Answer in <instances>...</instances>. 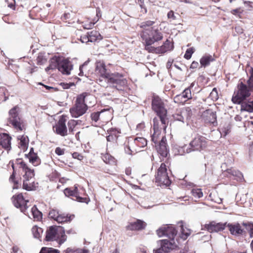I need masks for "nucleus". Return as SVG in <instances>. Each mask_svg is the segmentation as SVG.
<instances>
[{
    "label": "nucleus",
    "instance_id": "nucleus-32",
    "mask_svg": "<svg viewBox=\"0 0 253 253\" xmlns=\"http://www.w3.org/2000/svg\"><path fill=\"white\" fill-rule=\"evenodd\" d=\"M29 162L34 166H37L41 163V160L35 153H29L27 155Z\"/></svg>",
    "mask_w": 253,
    "mask_h": 253
},
{
    "label": "nucleus",
    "instance_id": "nucleus-6",
    "mask_svg": "<svg viewBox=\"0 0 253 253\" xmlns=\"http://www.w3.org/2000/svg\"><path fill=\"white\" fill-rule=\"evenodd\" d=\"M251 90L248 86L241 82L238 84L237 90L234 92L232 98V102L235 104H242L243 101L250 97Z\"/></svg>",
    "mask_w": 253,
    "mask_h": 253
},
{
    "label": "nucleus",
    "instance_id": "nucleus-57",
    "mask_svg": "<svg viewBox=\"0 0 253 253\" xmlns=\"http://www.w3.org/2000/svg\"><path fill=\"white\" fill-rule=\"evenodd\" d=\"M210 95L211 97H212L213 98L215 99H217L218 98L217 90L215 88H213Z\"/></svg>",
    "mask_w": 253,
    "mask_h": 253
},
{
    "label": "nucleus",
    "instance_id": "nucleus-47",
    "mask_svg": "<svg viewBox=\"0 0 253 253\" xmlns=\"http://www.w3.org/2000/svg\"><path fill=\"white\" fill-rule=\"evenodd\" d=\"M227 172L229 174H230L233 176H238V177H240V176H242V174L240 172V171H236L234 169H227Z\"/></svg>",
    "mask_w": 253,
    "mask_h": 253
},
{
    "label": "nucleus",
    "instance_id": "nucleus-25",
    "mask_svg": "<svg viewBox=\"0 0 253 253\" xmlns=\"http://www.w3.org/2000/svg\"><path fill=\"white\" fill-rule=\"evenodd\" d=\"M146 225V224L143 221L137 219L135 222L130 223L127 228L130 230H140L144 229Z\"/></svg>",
    "mask_w": 253,
    "mask_h": 253
},
{
    "label": "nucleus",
    "instance_id": "nucleus-48",
    "mask_svg": "<svg viewBox=\"0 0 253 253\" xmlns=\"http://www.w3.org/2000/svg\"><path fill=\"white\" fill-rule=\"evenodd\" d=\"M9 180L14 183L13 186V189H17L18 188V183L17 181L15 180V174L14 172L10 176Z\"/></svg>",
    "mask_w": 253,
    "mask_h": 253
},
{
    "label": "nucleus",
    "instance_id": "nucleus-1",
    "mask_svg": "<svg viewBox=\"0 0 253 253\" xmlns=\"http://www.w3.org/2000/svg\"><path fill=\"white\" fill-rule=\"evenodd\" d=\"M96 74L99 76L97 83L102 86L109 85L121 90L120 87L125 86L127 81L122 74L118 73L110 74L107 72L105 64L102 61L96 63Z\"/></svg>",
    "mask_w": 253,
    "mask_h": 253
},
{
    "label": "nucleus",
    "instance_id": "nucleus-45",
    "mask_svg": "<svg viewBox=\"0 0 253 253\" xmlns=\"http://www.w3.org/2000/svg\"><path fill=\"white\" fill-rule=\"evenodd\" d=\"M90 117L92 121H94L95 123H97L98 121H100V114L99 112L92 113Z\"/></svg>",
    "mask_w": 253,
    "mask_h": 253
},
{
    "label": "nucleus",
    "instance_id": "nucleus-9",
    "mask_svg": "<svg viewBox=\"0 0 253 253\" xmlns=\"http://www.w3.org/2000/svg\"><path fill=\"white\" fill-rule=\"evenodd\" d=\"M155 179L156 182L158 183L160 185H164L168 186L170 184L171 181L168 176L166 166L164 163L161 164L158 169L155 175Z\"/></svg>",
    "mask_w": 253,
    "mask_h": 253
},
{
    "label": "nucleus",
    "instance_id": "nucleus-38",
    "mask_svg": "<svg viewBox=\"0 0 253 253\" xmlns=\"http://www.w3.org/2000/svg\"><path fill=\"white\" fill-rule=\"evenodd\" d=\"M77 121L75 120H70V121H69L68 123L69 131L71 132H73L74 131L75 127L77 125Z\"/></svg>",
    "mask_w": 253,
    "mask_h": 253
},
{
    "label": "nucleus",
    "instance_id": "nucleus-13",
    "mask_svg": "<svg viewBox=\"0 0 253 253\" xmlns=\"http://www.w3.org/2000/svg\"><path fill=\"white\" fill-rule=\"evenodd\" d=\"M157 233L159 237L166 236L169 239L174 240L176 235L177 231L172 225H166L159 228L157 230Z\"/></svg>",
    "mask_w": 253,
    "mask_h": 253
},
{
    "label": "nucleus",
    "instance_id": "nucleus-63",
    "mask_svg": "<svg viewBox=\"0 0 253 253\" xmlns=\"http://www.w3.org/2000/svg\"><path fill=\"white\" fill-rule=\"evenodd\" d=\"M101 10L99 7H97L96 8V16L97 18V19L95 21H94V22H96V23L97 21L99 20V17H101Z\"/></svg>",
    "mask_w": 253,
    "mask_h": 253
},
{
    "label": "nucleus",
    "instance_id": "nucleus-16",
    "mask_svg": "<svg viewBox=\"0 0 253 253\" xmlns=\"http://www.w3.org/2000/svg\"><path fill=\"white\" fill-rule=\"evenodd\" d=\"M191 98V89L188 87L185 88L181 94L176 95L174 97V101L177 103L183 104Z\"/></svg>",
    "mask_w": 253,
    "mask_h": 253
},
{
    "label": "nucleus",
    "instance_id": "nucleus-49",
    "mask_svg": "<svg viewBox=\"0 0 253 253\" xmlns=\"http://www.w3.org/2000/svg\"><path fill=\"white\" fill-rule=\"evenodd\" d=\"M5 3L7 4L8 7L14 10L15 8V0H5Z\"/></svg>",
    "mask_w": 253,
    "mask_h": 253
},
{
    "label": "nucleus",
    "instance_id": "nucleus-35",
    "mask_svg": "<svg viewBox=\"0 0 253 253\" xmlns=\"http://www.w3.org/2000/svg\"><path fill=\"white\" fill-rule=\"evenodd\" d=\"M100 114V121L101 122H107L110 117V112L107 110H102L99 112Z\"/></svg>",
    "mask_w": 253,
    "mask_h": 253
},
{
    "label": "nucleus",
    "instance_id": "nucleus-18",
    "mask_svg": "<svg viewBox=\"0 0 253 253\" xmlns=\"http://www.w3.org/2000/svg\"><path fill=\"white\" fill-rule=\"evenodd\" d=\"M66 119L64 116H62L59 119L57 124L54 127L55 128V131L61 136L67 135V129L66 126Z\"/></svg>",
    "mask_w": 253,
    "mask_h": 253
},
{
    "label": "nucleus",
    "instance_id": "nucleus-34",
    "mask_svg": "<svg viewBox=\"0 0 253 253\" xmlns=\"http://www.w3.org/2000/svg\"><path fill=\"white\" fill-rule=\"evenodd\" d=\"M241 111H247L249 112H253V100L248 102H243L241 105Z\"/></svg>",
    "mask_w": 253,
    "mask_h": 253
},
{
    "label": "nucleus",
    "instance_id": "nucleus-23",
    "mask_svg": "<svg viewBox=\"0 0 253 253\" xmlns=\"http://www.w3.org/2000/svg\"><path fill=\"white\" fill-rule=\"evenodd\" d=\"M9 150L11 148V137L5 133H0V148Z\"/></svg>",
    "mask_w": 253,
    "mask_h": 253
},
{
    "label": "nucleus",
    "instance_id": "nucleus-14",
    "mask_svg": "<svg viewBox=\"0 0 253 253\" xmlns=\"http://www.w3.org/2000/svg\"><path fill=\"white\" fill-rule=\"evenodd\" d=\"M162 129H165L163 125L161 124L160 121L157 117L153 119V129L154 133H153L151 137L152 141L155 144H158L160 142V135L161 134V130Z\"/></svg>",
    "mask_w": 253,
    "mask_h": 253
},
{
    "label": "nucleus",
    "instance_id": "nucleus-21",
    "mask_svg": "<svg viewBox=\"0 0 253 253\" xmlns=\"http://www.w3.org/2000/svg\"><path fill=\"white\" fill-rule=\"evenodd\" d=\"M155 147L159 153L163 157H166L168 154V150L167 145V139L165 136H163L161 141L158 144H155Z\"/></svg>",
    "mask_w": 253,
    "mask_h": 253
},
{
    "label": "nucleus",
    "instance_id": "nucleus-5",
    "mask_svg": "<svg viewBox=\"0 0 253 253\" xmlns=\"http://www.w3.org/2000/svg\"><path fill=\"white\" fill-rule=\"evenodd\" d=\"M153 110L157 113L160 122L164 128L166 129V124L168 122L167 119V111L165 109L164 104L162 99L158 96L154 95L152 101Z\"/></svg>",
    "mask_w": 253,
    "mask_h": 253
},
{
    "label": "nucleus",
    "instance_id": "nucleus-3",
    "mask_svg": "<svg viewBox=\"0 0 253 253\" xmlns=\"http://www.w3.org/2000/svg\"><path fill=\"white\" fill-rule=\"evenodd\" d=\"M86 97L93 98L85 92L77 97L75 105L70 109V113L73 118H78L85 113L88 108L85 103V99Z\"/></svg>",
    "mask_w": 253,
    "mask_h": 253
},
{
    "label": "nucleus",
    "instance_id": "nucleus-54",
    "mask_svg": "<svg viewBox=\"0 0 253 253\" xmlns=\"http://www.w3.org/2000/svg\"><path fill=\"white\" fill-rule=\"evenodd\" d=\"M130 147H131V145H130L129 143L128 142V145L126 146L125 148V152L126 154H128L129 155H131L132 152H133L134 150H132L130 149Z\"/></svg>",
    "mask_w": 253,
    "mask_h": 253
},
{
    "label": "nucleus",
    "instance_id": "nucleus-37",
    "mask_svg": "<svg viewBox=\"0 0 253 253\" xmlns=\"http://www.w3.org/2000/svg\"><path fill=\"white\" fill-rule=\"evenodd\" d=\"M180 226L181 232L180 238L183 239V240H185L190 235L191 230L187 228H184V226L182 224L180 225Z\"/></svg>",
    "mask_w": 253,
    "mask_h": 253
},
{
    "label": "nucleus",
    "instance_id": "nucleus-4",
    "mask_svg": "<svg viewBox=\"0 0 253 253\" xmlns=\"http://www.w3.org/2000/svg\"><path fill=\"white\" fill-rule=\"evenodd\" d=\"M65 230L61 226H52L46 231L45 240L46 241H56L59 245L66 241Z\"/></svg>",
    "mask_w": 253,
    "mask_h": 253
},
{
    "label": "nucleus",
    "instance_id": "nucleus-41",
    "mask_svg": "<svg viewBox=\"0 0 253 253\" xmlns=\"http://www.w3.org/2000/svg\"><path fill=\"white\" fill-rule=\"evenodd\" d=\"M64 193L66 196H74L77 198L76 190H73L70 188H67L64 190Z\"/></svg>",
    "mask_w": 253,
    "mask_h": 253
},
{
    "label": "nucleus",
    "instance_id": "nucleus-50",
    "mask_svg": "<svg viewBox=\"0 0 253 253\" xmlns=\"http://www.w3.org/2000/svg\"><path fill=\"white\" fill-rule=\"evenodd\" d=\"M59 85L62 87L63 89H69L72 86H75V84L73 83H61Z\"/></svg>",
    "mask_w": 253,
    "mask_h": 253
},
{
    "label": "nucleus",
    "instance_id": "nucleus-52",
    "mask_svg": "<svg viewBox=\"0 0 253 253\" xmlns=\"http://www.w3.org/2000/svg\"><path fill=\"white\" fill-rule=\"evenodd\" d=\"M96 23V22H94V20H93V22H90L89 23L85 24L84 25V28L85 29H92L94 25Z\"/></svg>",
    "mask_w": 253,
    "mask_h": 253
},
{
    "label": "nucleus",
    "instance_id": "nucleus-27",
    "mask_svg": "<svg viewBox=\"0 0 253 253\" xmlns=\"http://www.w3.org/2000/svg\"><path fill=\"white\" fill-rule=\"evenodd\" d=\"M18 139L20 140L18 143V147L21 150L25 151L28 148L29 144V138L27 136H19Z\"/></svg>",
    "mask_w": 253,
    "mask_h": 253
},
{
    "label": "nucleus",
    "instance_id": "nucleus-17",
    "mask_svg": "<svg viewBox=\"0 0 253 253\" xmlns=\"http://www.w3.org/2000/svg\"><path fill=\"white\" fill-rule=\"evenodd\" d=\"M73 69L72 63L67 59L61 58L58 70L63 74L68 75L70 74Z\"/></svg>",
    "mask_w": 253,
    "mask_h": 253
},
{
    "label": "nucleus",
    "instance_id": "nucleus-30",
    "mask_svg": "<svg viewBox=\"0 0 253 253\" xmlns=\"http://www.w3.org/2000/svg\"><path fill=\"white\" fill-rule=\"evenodd\" d=\"M173 48V46L170 42L167 40L161 46L158 47L159 53H164L167 51L171 50Z\"/></svg>",
    "mask_w": 253,
    "mask_h": 253
},
{
    "label": "nucleus",
    "instance_id": "nucleus-7",
    "mask_svg": "<svg viewBox=\"0 0 253 253\" xmlns=\"http://www.w3.org/2000/svg\"><path fill=\"white\" fill-rule=\"evenodd\" d=\"M20 108L15 106L9 111L8 122L18 130H22L24 127L22 121L19 116Z\"/></svg>",
    "mask_w": 253,
    "mask_h": 253
},
{
    "label": "nucleus",
    "instance_id": "nucleus-59",
    "mask_svg": "<svg viewBox=\"0 0 253 253\" xmlns=\"http://www.w3.org/2000/svg\"><path fill=\"white\" fill-rule=\"evenodd\" d=\"M75 253H88L89 251L84 249H74Z\"/></svg>",
    "mask_w": 253,
    "mask_h": 253
},
{
    "label": "nucleus",
    "instance_id": "nucleus-42",
    "mask_svg": "<svg viewBox=\"0 0 253 253\" xmlns=\"http://www.w3.org/2000/svg\"><path fill=\"white\" fill-rule=\"evenodd\" d=\"M151 44H148L146 43L145 47V49L149 52L159 53L158 47L156 48L151 46Z\"/></svg>",
    "mask_w": 253,
    "mask_h": 253
},
{
    "label": "nucleus",
    "instance_id": "nucleus-58",
    "mask_svg": "<svg viewBox=\"0 0 253 253\" xmlns=\"http://www.w3.org/2000/svg\"><path fill=\"white\" fill-rule=\"evenodd\" d=\"M174 118L176 120L184 122V119L183 116H182L181 115L176 114L174 116Z\"/></svg>",
    "mask_w": 253,
    "mask_h": 253
},
{
    "label": "nucleus",
    "instance_id": "nucleus-8",
    "mask_svg": "<svg viewBox=\"0 0 253 253\" xmlns=\"http://www.w3.org/2000/svg\"><path fill=\"white\" fill-rule=\"evenodd\" d=\"M207 146V139L201 135L196 136L189 143V147L186 148V153L192 151H201L204 150Z\"/></svg>",
    "mask_w": 253,
    "mask_h": 253
},
{
    "label": "nucleus",
    "instance_id": "nucleus-22",
    "mask_svg": "<svg viewBox=\"0 0 253 253\" xmlns=\"http://www.w3.org/2000/svg\"><path fill=\"white\" fill-rule=\"evenodd\" d=\"M227 223H216L214 221H212L209 224L206 225V228L210 232H217L224 229L226 226Z\"/></svg>",
    "mask_w": 253,
    "mask_h": 253
},
{
    "label": "nucleus",
    "instance_id": "nucleus-43",
    "mask_svg": "<svg viewBox=\"0 0 253 253\" xmlns=\"http://www.w3.org/2000/svg\"><path fill=\"white\" fill-rule=\"evenodd\" d=\"M243 224L245 226L246 229L249 231L250 237H253V224L243 223Z\"/></svg>",
    "mask_w": 253,
    "mask_h": 253
},
{
    "label": "nucleus",
    "instance_id": "nucleus-64",
    "mask_svg": "<svg viewBox=\"0 0 253 253\" xmlns=\"http://www.w3.org/2000/svg\"><path fill=\"white\" fill-rule=\"evenodd\" d=\"M48 248L43 247L42 248L40 253H49Z\"/></svg>",
    "mask_w": 253,
    "mask_h": 253
},
{
    "label": "nucleus",
    "instance_id": "nucleus-39",
    "mask_svg": "<svg viewBox=\"0 0 253 253\" xmlns=\"http://www.w3.org/2000/svg\"><path fill=\"white\" fill-rule=\"evenodd\" d=\"M192 195L197 198H200L203 197V192L201 189H193L191 191Z\"/></svg>",
    "mask_w": 253,
    "mask_h": 253
},
{
    "label": "nucleus",
    "instance_id": "nucleus-28",
    "mask_svg": "<svg viewBox=\"0 0 253 253\" xmlns=\"http://www.w3.org/2000/svg\"><path fill=\"white\" fill-rule=\"evenodd\" d=\"M29 218L36 220H40L42 217V213L38 210L36 206H34L31 210V214H28Z\"/></svg>",
    "mask_w": 253,
    "mask_h": 253
},
{
    "label": "nucleus",
    "instance_id": "nucleus-55",
    "mask_svg": "<svg viewBox=\"0 0 253 253\" xmlns=\"http://www.w3.org/2000/svg\"><path fill=\"white\" fill-rule=\"evenodd\" d=\"M55 152L57 155L61 156L64 154V150L60 147H57L55 149Z\"/></svg>",
    "mask_w": 253,
    "mask_h": 253
},
{
    "label": "nucleus",
    "instance_id": "nucleus-33",
    "mask_svg": "<svg viewBox=\"0 0 253 253\" xmlns=\"http://www.w3.org/2000/svg\"><path fill=\"white\" fill-rule=\"evenodd\" d=\"M154 23V21L148 20L141 23L140 27L144 30L143 32H150L151 30H153V28H152L151 26H153Z\"/></svg>",
    "mask_w": 253,
    "mask_h": 253
},
{
    "label": "nucleus",
    "instance_id": "nucleus-29",
    "mask_svg": "<svg viewBox=\"0 0 253 253\" xmlns=\"http://www.w3.org/2000/svg\"><path fill=\"white\" fill-rule=\"evenodd\" d=\"M89 37L90 42H94L97 41H100L102 39L101 35L97 31H92L87 33Z\"/></svg>",
    "mask_w": 253,
    "mask_h": 253
},
{
    "label": "nucleus",
    "instance_id": "nucleus-19",
    "mask_svg": "<svg viewBox=\"0 0 253 253\" xmlns=\"http://www.w3.org/2000/svg\"><path fill=\"white\" fill-rule=\"evenodd\" d=\"M129 143L133 150H137V148H143L147 145V140L142 137H135L133 140L129 141Z\"/></svg>",
    "mask_w": 253,
    "mask_h": 253
},
{
    "label": "nucleus",
    "instance_id": "nucleus-15",
    "mask_svg": "<svg viewBox=\"0 0 253 253\" xmlns=\"http://www.w3.org/2000/svg\"><path fill=\"white\" fill-rule=\"evenodd\" d=\"M28 202V200L24 199L22 194H19L13 197V203L14 206L19 208L23 212H25V210L27 209V203Z\"/></svg>",
    "mask_w": 253,
    "mask_h": 253
},
{
    "label": "nucleus",
    "instance_id": "nucleus-31",
    "mask_svg": "<svg viewBox=\"0 0 253 253\" xmlns=\"http://www.w3.org/2000/svg\"><path fill=\"white\" fill-rule=\"evenodd\" d=\"M213 57L211 55H205L203 56L200 61L202 67H206L210 65L211 62L214 61Z\"/></svg>",
    "mask_w": 253,
    "mask_h": 253
},
{
    "label": "nucleus",
    "instance_id": "nucleus-60",
    "mask_svg": "<svg viewBox=\"0 0 253 253\" xmlns=\"http://www.w3.org/2000/svg\"><path fill=\"white\" fill-rule=\"evenodd\" d=\"M167 16L168 18L172 19V20H175L176 18L175 15L174 14L173 11L172 10H170L168 12Z\"/></svg>",
    "mask_w": 253,
    "mask_h": 253
},
{
    "label": "nucleus",
    "instance_id": "nucleus-11",
    "mask_svg": "<svg viewBox=\"0 0 253 253\" xmlns=\"http://www.w3.org/2000/svg\"><path fill=\"white\" fill-rule=\"evenodd\" d=\"M158 243L160 245V247L156 250H154V253H167L177 247V244L172 239L161 240Z\"/></svg>",
    "mask_w": 253,
    "mask_h": 253
},
{
    "label": "nucleus",
    "instance_id": "nucleus-2",
    "mask_svg": "<svg viewBox=\"0 0 253 253\" xmlns=\"http://www.w3.org/2000/svg\"><path fill=\"white\" fill-rule=\"evenodd\" d=\"M20 168H22L25 172L23 175V187L27 191H32L38 187V183L34 181L35 175L33 169H30L25 162L21 161L19 163Z\"/></svg>",
    "mask_w": 253,
    "mask_h": 253
},
{
    "label": "nucleus",
    "instance_id": "nucleus-20",
    "mask_svg": "<svg viewBox=\"0 0 253 253\" xmlns=\"http://www.w3.org/2000/svg\"><path fill=\"white\" fill-rule=\"evenodd\" d=\"M230 233L235 236H240L244 232V229L239 223H228L226 224Z\"/></svg>",
    "mask_w": 253,
    "mask_h": 253
},
{
    "label": "nucleus",
    "instance_id": "nucleus-36",
    "mask_svg": "<svg viewBox=\"0 0 253 253\" xmlns=\"http://www.w3.org/2000/svg\"><path fill=\"white\" fill-rule=\"evenodd\" d=\"M32 232L35 238L40 239L41 238V235L43 232V229L41 227L34 226L32 229Z\"/></svg>",
    "mask_w": 253,
    "mask_h": 253
},
{
    "label": "nucleus",
    "instance_id": "nucleus-24",
    "mask_svg": "<svg viewBox=\"0 0 253 253\" xmlns=\"http://www.w3.org/2000/svg\"><path fill=\"white\" fill-rule=\"evenodd\" d=\"M202 117L205 122L207 123L214 124L216 122V113L211 109L204 111L203 113Z\"/></svg>",
    "mask_w": 253,
    "mask_h": 253
},
{
    "label": "nucleus",
    "instance_id": "nucleus-26",
    "mask_svg": "<svg viewBox=\"0 0 253 253\" xmlns=\"http://www.w3.org/2000/svg\"><path fill=\"white\" fill-rule=\"evenodd\" d=\"M61 59V57L57 56L52 58L50 60V64L45 68V71L48 72L50 70L58 69Z\"/></svg>",
    "mask_w": 253,
    "mask_h": 253
},
{
    "label": "nucleus",
    "instance_id": "nucleus-44",
    "mask_svg": "<svg viewBox=\"0 0 253 253\" xmlns=\"http://www.w3.org/2000/svg\"><path fill=\"white\" fill-rule=\"evenodd\" d=\"M194 52V49L193 47L188 48L184 54V58L186 59H189L191 58L192 54Z\"/></svg>",
    "mask_w": 253,
    "mask_h": 253
},
{
    "label": "nucleus",
    "instance_id": "nucleus-40",
    "mask_svg": "<svg viewBox=\"0 0 253 253\" xmlns=\"http://www.w3.org/2000/svg\"><path fill=\"white\" fill-rule=\"evenodd\" d=\"M251 76L247 81L248 87L251 91H253V68L251 69Z\"/></svg>",
    "mask_w": 253,
    "mask_h": 253
},
{
    "label": "nucleus",
    "instance_id": "nucleus-46",
    "mask_svg": "<svg viewBox=\"0 0 253 253\" xmlns=\"http://www.w3.org/2000/svg\"><path fill=\"white\" fill-rule=\"evenodd\" d=\"M114 158L108 154H106L103 157L104 162L107 164H111L112 162H114Z\"/></svg>",
    "mask_w": 253,
    "mask_h": 253
},
{
    "label": "nucleus",
    "instance_id": "nucleus-10",
    "mask_svg": "<svg viewBox=\"0 0 253 253\" xmlns=\"http://www.w3.org/2000/svg\"><path fill=\"white\" fill-rule=\"evenodd\" d=\"M141 36L145 43L148 44H152L163 39L162 33L157 29L151 30L150 32H142Z\"/></svg>",
    "mask_w": 253,
    "mask_h": 253
},
{
    "label": "nucleus",
    "instance_id": "nucleus-61",
    "mask_svg": "<svg viewBox=\"0 0 253 253\" xmlns=\"http://www.w3.org/2000/svg\"><path fill=\"white\" fill-rule=\"evenodd\" d=\"M88 61H85L83 65L80 66V73L79 74V75L80 76H82L83 75V68L87 65Z\"/></svg>",
    "mask_w": 253,
    "mask_h": 253
},
{
    "label": "nucleus",
    "instance_id": "nucleus-53",
    "mask_svg": "<svg viewBox=\"0 0 253 253\" xmlns=\"http://www.w3.org/2000/svg\"><path fill=\"white\" fill-rule=\"evenodd\" d=\"M72 157L74 159H77L79 160H82L83 159V156L78 152H74L72 154Z\"/></svg>",
    "mask_w": 253,
    "mask_h": 253
},
{
    "label": "nucleus",
    "instance_id": "nucleus-62",
    "mask_svg": "<svg viewBox=\"0 0 253 253\" xmlns=\"http://www.w3.org/2000/svg\"><path fill=\"white\" fill-rule=\"evenodd\" d=\"M231 12L232 14L237 16H239L240 14L241 13L240 8L233 9L232 10H231Z\"/></svg>",
    "mask_w": 253,
    "mask_h": 253
},
{
    "label": "nucleus",
    "instance_id": "nucleus-51",
    "mask_svg": "<svg viewBox=\"0 0 253 253\" xmlns=\"http://www.w3.org/2000/svg\"><path fill=\"white\" fill-rule=\"evenodd\" d=\"M80 41L83 43H87L90 42L88 34L82 36L80 38Z\"/></svg>",
    "mask_w": 253,
    "mask_h": 253
},
{
    "label": "nucleus",
    "instance_id": "nucleus-12",
    "mask_svg": "<svg viewBox=\"0 0 253 253\" xmlns=\"http://www.w3.org/2000/svg\"><path fill=\"white\" fill-rule=\"evenodd\" d=\"M48 217L54 219L59 223L70 222L74 217V215L68 214L61 213L59 211L52 209L48 213Z\"/></svg>",
    "mask_w": 253,
    "mask_h": 253
},
{
    "label": "nucleus",
    "instance_id": "nucleus-56",
    "mask_svg": "<svg viewBox=\"0 0 253 253\" xmlns=\"http://www.w3.org/2000/svg\"><path fill=\"white\" fill-rule=\"evenodd\" d=\"M211 200L217 204H221L222 201V199L221 198L219 197L217 195H213V198L211 199Z\"/></svg>",
    "mask_w": 253,
    "mask_h": 253
}]
</instances>
